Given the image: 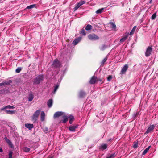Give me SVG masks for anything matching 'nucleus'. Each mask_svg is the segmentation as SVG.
Listing matches in <instances>:
<instances>
[{
	"mask_svg": "<svg viewBox=\"0 0 158 158\" xmlns=\"http://www.w3.org/2000/svg\"><path fill=\"white\" fill-rule=\"evenodd\" d=\"M44 78V77L43 75H40L37 76L34 79L33 83L35 84H40L41 81H42Z\"/></svg>",
	"mask_w": 158,
	"mask_h": 158,
	"instance_id": "f257e3e1",
	"label": "nucleus"
},
{
	"mask_svg": "<svg viewBox=\"0 0 158 158\" xmlns=\"http://www.w3.org/2000/svg\"><path fill=\"white\" fill-rule=\"evenodd\" d=\"M89 39L90 40H96L99 39V37L94 34H89L88 36Z\"/></svg>",
	"mask_w": 158,
	"mask_h": 158,
	"instance_id": "f03ea898",
	"label": "nucleus"
},
{
	"mask_svg": "<svg viewBox=\"0 0 158 158\" xmlns=\"http://www.w3.org/2000/svg\"><path fill=\"white\" fill-rule=\"evenodd\" d=\"M156 126V125L153 124L150 125L147 129L145 133V134H148L149 133L152 132Z\"/></svg>",
	"mask_w": 158,
	"mask_h": 158,
	"instance_id": "7ed1b4c3",
	"label": "nucleus"
},
{
	"mask_svg": "<svg viewBox=\"0 0 158 158\" xmlns=\"http://www.w3.org/2000/svg\"><path fill=\"white\" fill-rule=\"evenodd\" d=\"M40 111V110H36L32 116V119L33 121H35L39 115Z\"/></svg>",
	"mask_w": 158,
	"mask_h": 158,
	"instance_id": "20e7f679",
	"label": "nucleus"
},
{
	"mask_svg": "<svg viewBox=\"0 0 158 158\" xmlns=\"http://www.w3.org/2000/svg\"><path fill=\"white\" fill-rule=\"evenodd\" d=\"M85 3V1H81L78 3H77L75 5V6L74 8V11L78 9L81 6Z\"/></svg>",
	"mask_w": 158,
	"mask_h": 158,
	"instance_id": "39448f33",
	"label": "nucleus"
},
{
	"mask_svg": "<svg viewBox=\"0 0 158 158\" xmlns=\"http://www.w3.org/2000/svg\"><path fill=\"white\" fill-rule=\"evenodd\" d=\"M152 48V47L149 46L145 52V55L146 57H148L151 54Z\"/></svg>",
	"mask_w": 158,
	"mask_h": 158,
	"instance_id": "423d86ee",
	"label": "nucleus"
},
{
	"mask_svg": "<svg viewBox=\"0 0 158 158\" xmlns=\"http://www.w3.org/2000/svg\"><path fill=\"white\" fill-rule=\"evenodd\" d=\"M60 65L61 64L60 62L57 59L55 60L52 64L53 66L56 68L60 67Z\"/></svg>",
	"mask_w": 158,
	"mask_h": 158,
	"instance_id": "0eeeda50",
	"label": "nucleus"
},
{
	"mask_svg": "<svg viewBox=\"0 0 158 158\" xmlns=\"http://www.w3.org/2000/svg\"><path fill=\"white\" fill-rule=\"evenodd\" d=\"M64 114V112L61 111L56 112L54 115V118H56Z\"/></svg>",
	"mask_w": 158,
	"mask_h": 158,
	"instance_id": "6e6552de",
	"label": "nucleus"
},
{
	"mask_svg": "<svg viewBox=\"0 0 158 158\" xmlns=\"http://www.w3.org/2000/svg\"><path fill=\"white\" fill-rule=\"evenodd\" d=\"M69 115H64L63 116V120L61 121L62 123H66L68 120V118H69Z\"/></svg>",
	"mask_w": 158,
	"mask_h": 158,
	"instance_id": "1a4fd4ad",
	"label": "nucleus"
},
{
	"mask_svg": "<svg viewBox=\"0 0 158 158\" xmlns=\"http://www.w3.org/2000/svg\"><path fill=\"white\" fill-rule=\"evenodd\" d=\"M97 80L98 79L97 77L93 76L90 80L89 83L90 84H94L95 83Z\"/></svg>",
	"mask_w": 158,
	"mask_h": 158,
	"instance_id": "9d476101",
	"label": "nucleus"
},
{
	"mask_svg": "<svg viewBox=\"0 0 158 158\" xmlns=\"http://www.w3.org/2000/svg\"><path fill=\"white\" fill-rule=\"evenodd\" d=\"M128 66L127 64H125L122 68L121 70V73L122 74L124 73L127 69Z\"/></svg>",
	"mask_w": 158,
	"mask_h": 158,
	"instance_id": "9b49d317",
	"label": "nucleus"
},
{
	"mask_svg": "<svg viewBox=\"0 0 158 158\" xmlns=\"http://www.w3.org/2000/svg\"><path fill=\"white\" fill-rule=\"evenodd\" d=\"M78 126V125H76L75 126H70L69 127V130L71 131H75Z\"/></svg>",
	"mask_w": 158,
	"mask_h": 158,
	"instance_id": "f8f14e48",
	"label": "nucleus"
},
{
	"mask_svg": "<svg viewBox=\"0 0 158 158\" xmlns=\"http://www.w3.org/2000/svg\"><path fill=\"white\" fill-rule=\"evenodd\" d=\"M81 39V37H79L75 39L73 42V44L74 45H76Z\"/></svg>",
	"mask_w": 158,
	"mask_h": 158,
	"instance_id": "ddd939ff",
	"label": "nucleus"
},
{
	"mask_svg": "<svg viewBox=\"0 0 158 158\" xmlns=\"http://www.w3.org/2000/svg\"><path fill=\"white\" fill-rule=\"evenodd\" d=\"M25 126L29 130L31 129L34 127L33 124L29 123L25 124Z\"/></svg>",
	"mask_w": 158,
	"mask_h": 158,
	"instance_id": "4468645a",
	"label": "nucleus"
},
{
	"mask_svg": "<svg viewBox=\"0 0 158 158\" xmlns=\"http://www.w3.org/2000/svg\"><path fill=\"white\" fill-rule=\"evenodd\" d=\"M86 94L82 90H81L79 93V97L81 98H83L85 96Z\"/></svg>",
	"mask_w": 158,
	"mask_h": 158,
	"instance_id": "2eb2a0df",
	"label": "nucleus"
},
{
	"mask_svg": "<svg viewBox=\"0 0 158 158\" xmlns=\"http://www.w3.org/2000/svg\"><path fill=\"white\" fill-rule=\"evenodd\" d=\"M53 101L52 99L49 100L47 102V105L49 108H50L52 106Z\"/></svg>",
	"mask_w": 158,
	"mask_h": 158,
	"instance_id": "dca6fc26",
	"label": "nucleus"
},
{
	"mask_svg": "<svg viewBox=\"0 0 158 158\" xmlns=\"http://www.w3.org/2000/svg\"><path fill=\"white\" fill-rule=\"evenodd\" d=\"M109 24L111 25V27L113 30H115L116 28V26L115 23L112 22H110Z\"/></svg>",
	"mask_w": 158,
	"mask_h": 158,
	"instance_id": "f3484780",
	"label": "nucleus"
},
{
	"mask_svg": "<svg viewBox=\"0 0 158 158\" xmlns=\"http://www.w3.org/2000/svg\"><path fill=\"white\" fill-rule=\"evenodd\" d=\"M4 139L6 143H7L10 146H11V147H12V146H13V144L11 142L7 137H5Z\"/></svg>",
	"mask_w": 158,
	"mask_h": 158,
	"instance_id": "a211bd4d",
	"label": "nucleus"
},
{
	"mask_svg": "<svg viewBox=\"0 0 158 158\" xmlns=\"http://www.w3.org/2000/svg\"><path fill=\"white\" fill-rule=\"evenodd\" d=\"M15 107H14V106H10V105H8V106H7L5 107H3V108L1 109L0 110H5V109H7V108H8V109H13Z\"/></svg>",
	"mask_w": 158,
	"mask_h": 158,
	"instance_id": "6ab92c4d",
	"label": "nucleus"
},
{
	"mask_svg": "<svg viewBox=\"0 0 158 158\" xmlns=\"http://www.w3.org/2000/svg\"><path fill=\"white\" fill-rule=\"evenodd\" d=\"M107 147V145L106 144H102L100 148V149L101 150H104L106 149Z\"/></svg>",
	"mask_w": 158,
	"mask_h": 158,
	"instance_id": "aec40b11",
	"label": "nucleus"
},
{
	"mask_svg": "<svg viewBox=\"0 0 158 158\" xmlns=\"http://www.w3.org/2000/svg\"><path fill=\"white\" fill-rule=\"evenodd\" d=\"M40 116L41 120L42 121H44L45 117V113L44 111H42L41 112Z\"/></svg>",
	"mask_w": 158,
	"mask_h": 158,
	"instance_id": "412c9836",
	"label": "nucleus"
},
{
	"mask_svg": "<svg viewBox=\"0 0 158 158\" xmlns=\"http://www.w3.org/2000/svg\"><path fill=\"white\" fill-rule=\"evenodd\" d=\"M150 147L151 146H149L148 147L146 148L143 152L142 154L143 155H145L149 150Z\"/></svg>",
	"mask_w": 158,
	"mask_h": 158,
	"instance_id": "4be33fe9",
	"label": "nucleus"
},
{
	"mask_svg": "<svg viewBox=\"0 0 158 158\" xmlns=\"http://www.w3.org/2000/svg\"><path fill=\"white\" fill-rule=\"evenodd\" d=\"M69 118H70L69 121V123L70 124H71L74 120V117L73 116H72V115H69Z\"/></svg>",
	"mask_w": 158,
	"mask_h": 158,
	"instance_id": "5701e85b",
	"label": "nucleus"
},
{
	"mask_svg": "<svg viewBox=\"0 0 158 158\" xmlns=\"http://www.w3.org/2000/svg\"><path fill=\"white\" fill-rule=\"evenodd\" d=\"M93 27L92 26L90 25V24H88L85 28V29L87 31H89V30H91L92 29Z\"/></svg>",
	"mask_w": 158,
	"mask_h": 158,
	"instance_id": "b1692460",
	"label": "nucleus"
},
{
	"mask_svg": "<svg viewBox=\"0 0 158 158\" xmlns=\"http://www.w3.org/2000/svg\"><path fill=\"white\" fill-rule=\"evenodd\" d=\"M34 98V96L32 94H30L28 98V100L29 101L31 102L32 100Z\"/></svg>",
	"mask_w": 158,
	"mask_h": 158,
	"instance_id": "393cba45",
	"label": "nucleus"
},
{
	"mask_svg": "<svg viewBox=\"0 0 158 158\" xmlns=\"http://www.w3.org/2000/svg\"><path fill=\"white\" fill-rule=\"evenodd\" d=\"M128 35H126L124 37L121 38V40H120V42H124L125 40H126L127 38L128 37Z\"/></svg>",
	"mask_w": 158,
	"mask_h": 158,
	"instance_id": "a878e982",
	"label": "nucleus"
},
{
	"mask_svg": "<svg viewBox=\"0 0 158 158\" xmlns=\"http://www.w3.org/2000/svg\"><path fill=\"white\" fill-rule=\"evenodd\" d=\"M116 156L115 153H112L109 155L106 158H113Z\"/></svg>",
	"mask_w": 158,
	"mask_h": 158,
	"instance_id": "bb28decb",
	"label": "nucleus"
},
{
	"mask_svg": "<svg viewBox=\"0 0 158 158\" xmlns=\"http://www.w3.org/2000/svg\"><path fill=\"white\" fill-rule=\"evenodd\" d=\"M104 9V8H101L100 9H99L98 10H97L96 11V13L97 14H100L102 12V11Z\"/></svg>",
	"mask_w": 158,
	"mask_h": 158,
	"instance_id": "cd10ccee",
	"label": "nucleus"
},
{
	"mask_svg": "<svg viewBox=\"0 0 158 158\" xmlns=\"http://www.w3.org/2000/svg\"><path fill=\"white\" fill-rule=\"evenodd\" d=\"M136 28V26H134V27L132 28V30H131V32L130 33V35H131L134 33V32L135 31V30Z\"/></svg>",
	"mask_w": 158,
	"mask_h": 158,
	"instance_id": "c85d7f7f",
	"label": "nucleus"
},
{
	"mask_svg": "<svg viewBox=\"0 0 158 158\" xmlns=\"http://www.w3.org/2000/svg\"><path fill=\"white\" fill-rule=\"evenodd\" d=\"M10 83L9 82H2L1 83H0V86H2L5 85H8Z\"/></svg>",
	"mask_w": 158,
	"mask_h": 158,
	"instance_id": "c756f323",
	"label": "nucleus"
},
{
	"mask_svg": "<svg viewBox=\"0 0 158 158\" xmlns=\"http://www.w3.org/2000/svg\"><path fill=\"white\" fill-rule=\"evenodd\" d=\"M35 5V4H33L27 6L26 9H31L34 8Z\"/></svg>",
	"mask_w": 158,
	"mask_h": 158,
	"instance_id": "7c9ffc66",
	"label": "nucleus"
},
{
	"mask_svg": "<svg viewBox=\"0 0 158 158\" xmlns=\"http://www.w3.org/2000/svg\"><path fill=\"white\" fill-rule=\"evenodd\" d=\"M6 113L8 114H12L14 113V111L12 110H6Z\"/></svg>",
	"mask_w": 158,
	"mask_h": 158,
	"instance_id": "2f4dec72",
	"label": "nucleus"
},
{
	"mask_svg": "<svg viewBox=\"0 0 158 158\" xmlns=\"http://www.w3.org/2000/svg\"><path fill=\"white\" fill-rule=\"evenodd\" d=\"M156 12L154 13L152 16L151 17V19L152 20H154L156 18Z\"/></svg>",
	"mask_w": 158,
	"mask_h": 158,
	"instance_id": "473e14b6",
	"label": "nucleus"
},
{
	"mask_svg": "<svg viewBox=\"0 0 158 158\" xmlns=\"http://www.w3.org/2000/svg\"><path fill=\"white\" fill-rule=\"evenodd\" d=\"M23 150L24 152H27L30 151V149L29 148H28V147H25L23 148Z\"/></svg>",
	"mask_w": 158,
	"mask_h": 158,
	"instance_id": "72a5a7b5",
	"label": "nucleus"
},
{
	"mask_svg": "<svg viewBox=\"0 0 158 158\" xmlns=\"http://www.w3.org/2000/svg\"><path fill=\"white\" fill-rule=\"evenodd\" d=\"M107 47V46L105 45H103L100 48V49L101 50H103Z\"/></svg>",
	"mask_w": 158,
	"mask_h": 158,
	"instance_id": "f704fd0d",
	"label": "nucleus"
},
{
	"mask_svg": "<svg viewBox=\"0 0 158 158\" xmlns=\"http://www.w3.org/2000/svg\"><path fill=\"white\" fill-rule=\"evenodd\" d=\"M22 69L20 67L18 68L15 70L16 72L17 73H19L20 72Z\"/></svg>",
	"mask_w": 158,
	"mask_h": 158,
	"instance_id": "c9c22d12",
	"label": "nucleus"
},
{
	"mask_svg": "<svg viewBox=\"0 0 158 158\" xmlns=\"http://www.w3.org/2000/svg\"><path fill=\"white\" fill-rule=\"evenodd\" d=\"M13 152L12 151H10L9 153V158H12Z\"/></svg>",
	"mask_w": 158,
	"mask_h": 158,
	"instance_id": "e433bc0d",
	"label": "nucleus"
},
{
	"mask_svg": "<svg viewBox=\"0 0 158 158\" xmlns=\"http://www.w3.org/2000/svg\"><path fill=\"white\" fill-rule=\"evenodd\" d=\"M2 91L3 92L4 94H7L10 92L9 91L8 89L2 90Z\"/></svg>",
	"mask_w": 158,
	"mask_h": 158,
	"instance_id": "4c0bfd02",
	"label": "nucleus"
},
{
	"mask_svg": "<svg viewBox=\"0 0 158 158\" xmlns=\"http://www.w3.org/2000/svg\"><path fill=\"white\" fill-rule=\"evenodd\" d=\"M59 86V85H56L55 86L54 89V93H55L56 91L57 90V89L58 88Z\"/></svg>",
	"mask_w": 158,
	"mask_h": 158,
	"instance_id": "58836bf2",
	"label": "nucleus"
},
{
	"mask_svg": "<svg viewBox=\"0 0 158 158\" xmlns=\"http://www.w3.org/2000/svg\"><path fill=\"white\" fill-rule=\"evenodd\" d=\"M85 30L84 29H82L81 31V34H82V35H85Z\"/></svg>",
	"mask_w": 158,
	"mask_h": 158,
	"instance_id": "ea45409f",
	"label": "nucleus"
},
{
	"mask_svg": "<svg viewBox=\"0 0 158 158\" xmlns=\"http://www.w3.org/2000/svg\"><path fill=\"white\" fill-rule=\"evenodd\" d=\"M107 60V58L106 57L104 58L101 62L102 64H103Z\"/></svg>",
	"mask_w": 158,
	"mask_h": 158,
	"instance_id": "a19ab883",
	"label": "nucleus"
},
{
	"mask_svg": "<svg viewBox=\"0 0 158 158\" xmlns=\"http://www.w3.org/2000/svg\"><path fill=\"white\" fill-rule=\"evenodd\" d=\"M112 78L111 75H109L107 78V80L109 81H110L112 79Z\"/></svg>",
	"mask_w": 158,
	"mask_h": 158,
	"instance_id": "79ce46f5",
	"label": "nucleus"
},
{
	"mask_svg": "<svg viewBox=\"0 0 158 158\" xmlns=\"http://www.w3.org/2000/svg\"><path fill=\"white\" fill-rule=\"evenodd\" d=\"M138 147V143H135L134 145H133V148H136Z\"/></svg>",
	"mask_w": 158,
	"mask_h": 158,
	"instance_id": "37998d69",
	"label": "nucleus"
},
{
	"mask_svg": "<svg viewBox=\"0 0 158 158\" xmlns=\"http://www.w3.org/2000/svg\"><path fill=\"white\" fill-rule=\"evenodd\" d=\"M3 152V150L2 148H0V152Z\"/></svg>",
	"mask_w": 158,
	"mask_h": 158,
	"instance_id": "c03bdc74",
	"label": "nucleus"
},
{
	"mask_svg": "<svg viewBox=\"0 0 158 158\" xmlns=\"http://www.w3.org/2000/svg\"><path fill=\"white\" fill-rule=\"evenodd\" d=\"M4 94L3 92L2 91V90L0 91V94Z\"/></svg>",
	"mask_w": 158,
	"mask_h": 158,
	"instance_id": "a18cd8bd",
	"label": "nucleus"
},
{
	"mask_svg": "<svg viewBox=\"0 0 158 158\" xmlns=\"http://www.w3.org/2000/svg\"><path fill=\"white\" fill-rule=\"evenodd\" d=\"M98 80L99 81H100L101 82L102 81V79H101L99 78L98 79Z\"/></svg>",
	"mask_w": 158,
	"mask_h": 158,
	"instance_id": "49530a36",
	"label": "nucleus"
},
{
	"mask_svg": "<svg viewBox=\"0 0 158 158\" xmlns=\"http://www.w3.org/2000/svg\"><path fill=\"white\" fill-rule=\"evenodd\" d=\"M111 140V139H108V141H110V140Z\"/></svg>",
	"mask_w": 158,
	"mask_h": 158,
	"instance_id": "de8ad7c7",
	"label": "nucleus"
},
{
	"mask_svg": "<svg viewBox=\"0 0 158 158\" xmlns=\"http://www.w3.org/2000/svg\"><path fill=\"white\" fill-rule=\"evenodd\" d=\"M45 130L46 131H48V129L47 128H46Z\"/></svg>",
	"mask_w": 158,
	"mask_h": 158,
	"instance_id": "09e8293b",
	"label": "nucleus"
},
{
	"mask_svg": "<svg viewBox=\"0 0 158 158\" xmlns=\"http://www.w3.org/2000/svg\"><path fill=\"white\" fill-rule=\"evenodd\" d=\"M152 1V0H150V3H151Z\"/></svg>",
	"mask_w": 158,
	"mask_h": 158,
	"instance_id": "8fccbe9b",
	"label": "nucleus"
},
{
	"mask_svg": "<svg viewBox=\"0 0 158 158\" xmlns=\"http://www.w3.org/2000/svg\"><path fill=\"white\" fill-rule=\"evenodd\" d=\"M138 115V114L137 113L135 115V116L136 115Z\"/></svg>",
	"mask_w": 158,
	"mask_h": 158,
	"instance_id": "3c124183",
	"label": "nucleus"
}]
</instances>
